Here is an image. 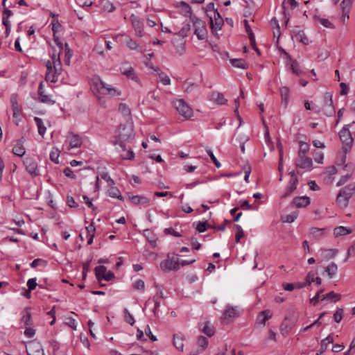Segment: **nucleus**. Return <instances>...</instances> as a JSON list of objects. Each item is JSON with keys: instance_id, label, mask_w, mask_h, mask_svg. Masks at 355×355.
<instances>
[{"instance_id": "nucleus-60", "label": "nucleus", "mask_w": 355, "mask_h": 355, "mask_svg": "<svg viewBox=\"0 0 355 355\" xmlns=\"http://www.w3.org/2000/svg\"><path fill=\"white\" fill-rule=\"evenodd\" d=\"M24 335L28 338H32L35 334V330L31 326H25Z\"/></svg>"}, {"instance_id": "nucleus-6", "label": "nucleus", "mask_w": 355, "mask_h": 355, "mask_svg": "<svg viewBox=\"0 0 355 355\" xmlns=\"http://www.w3.org/2000/svg\"><path fill=\"white\" fill-rule=\"evenodd\" d=\"M173 104L178 113L185 119H190L193 116V110L183 99H178Z\"/></svg>"}, {"instance_id": "nucleus-18", "label": "nucleus", "mask_w": 355, "mask_h": 355, "mask_svg": "<svg viewBox=\"0 0 355 355\" xmlns=\"http://www.w3.org/2000/svg\"><path fill=\"white\" fill-rule=\"evenodd\" d=\"M176 7L179 9L180 12L191 19L192 15V10L191 6L184 1H180L176 3Z\"/></svg>"}, {"instance_id": "nucleus-17", "label": "nucleus", "mask_w": 355, "mask_h": 355, "mask_svg": "<svg viewBox=\"0 0 355 355\" xmlns=\"http://www.w3.org/2000/svg\"><path fill=\"white\" fill-rule=\"evenodd\" d=\"M121 72L132 80H137V77L135 73L134 69L129 65L128 62L123 63L120 67Z\"/></svg>"}, {"instance_id": "nucleus-11", "label": "nucleus", "mask_w": 355, "mask_h": 355, "mask_svg": "<svg viewBox=\"0 0 355 355\" xmlns=\"http://www.w3.org/2000/svg\"><path fill=\"white\" fill-rule=\"evenodd\" d=\"M211 29L220 30L223 25V19L217 10L214 11L213 15H209Z\"/></svg>"}, {"instance_id": "nucleus-24", "label": "nucleus", "mask_w": 355, "mask_h": 355, "mask_svg": "<svg viewBox=\"0 0 355 355\" xmlns=\"http://www.w3.org/2000/svg\"><path fill=\"white\" fill-rule=\"evenodd\" d=\"M24 138L21 137L17 141V144L12 148V152L15 155L22 157L25 153V148L23 146Z\"/></svg>"}, {"instance_id": "nucleus-5", "label": "nucleus", "mask_w": 355, "mask_h": 355, "mask_svg": "<svg viewBox=\"0 0 355 355\" xmlns=\"http://www.w3.org/2000/svg\"><path fill=\"white\" fill-rule=\"evenodd\" d=\"M349 125H345L339 132L340 139L343 144V150L344 153H347L352 148L353 138L349 130Z\"/></svg>"}, {"instance_id": "nucleus-19", "label": "nucleus", "mask_w": 355, "mask_h": 355, "mask_svg": "<svg viewBox=\"0 0 355 355\" xmlns=\"http://www.w3.org/2000/svg\"><path fill=\"white\" fill-rule=\"evenodd\" d=\"M38 95H39V101L42 103L46 104H54L55 101L52 100L51 96L44 94L43 89V83H40L38 87Z\"/></svg>"}, {"instance_id": "nucleus-42", "label": "nucleus", "mask_w": 355, "mask_h": 355, "mask_svg": "<svg viewBox=\"0 0 355 355\" xmlns=\"http://www.w3.org/2000/svg\"><path fill=\"white\" fill-rule=\"evenodd\" d=\"M123 153L121 154V157L123 159H132L134 158V153L131 150L130 148H127V145L125 144V150H122Z\"/></svg>"}, {"instance_id": "nucleus-30", "label": "nucleus", "mask_w": 355, "mask_h": 355, "mask_svg": "<svg viewBox=\"0 0 355 355\" xmlns=\"http://www.w3.org/2000/svg\"><path fill=\"white\" fill-rule=\"evenodd\" d=\"M211 99L218 105H224L227 103V100L225 98L224 95L219 92H212Z\"/></svg>"}, {"instance_id": "nucleus-2", "label": "nucleus", "mask_w": 355, "mask_h": 355, "mask_svg": "<svg viewBox=\"0 0 355 355\" xmlns=\"http://www.w3.org/2000/svg\"><path fill=\"white\" fill-rule=\"evenodd\" d=\"M91 87L94 93L96 95L99 103L105 106L104 98L100 95H108L110 97L119 96L121 92L111 85L103 82L99 77H94L91 81Z\"/></svg>"}, {"instance_id": "nucleus-50", "label": "nucleus", "mask_w": 355, "mask_h": 355, "mask_svg": "<svg viewBox=\"0 0 355 355\" xmlns=\"http://www.w3.org/2000/svg\"><path fill=\"white\" fill-rule=\"evenodd\" d=\"M191 30V26L189 24H186L183 26V27L181 28V30L178 33V35L184 37L187 35L188 33Z\"/></svg>"}, {"instance_id": "nucleus-8", "label": "nucleus", "mask_w": 355, "mask_h": 355, "mask_svg": "<svg viewBox=\"0 0 355 355\" xmlns=\"http://www.w3.org/2000/svg\"><path fill=\"white\" fill-rule=\"evenodd\" d=\"M24 164L26 166L27 172L32 176L36 177L40 175L36 161L32 157H26Z\"/></svg>"}, {"instance_id": "nucleus-33", "label": "nucleus", "mask_w": 355, "mask_h": 355, "mask_svg": "<svg viewBox=\"0 0 355 355\" xmlns=\"http://www.w3.org/2000/svg\"><path fill=\"white\" fill-rule=\"evenodd\" d=\"M334 342L333 336L330 334L326 338L323 339L320 343V354H323L327 349L328 345Z\"/></svg>"}, {"instance_id": "nucleus-9", "label": "nucleus", "mask_w": 355, "mask_h": 355, "mask_svg": "<svg viewBox=\"0 0 355 355\" xmlns=\"http://www.w3.org/2000/svg\"><path fill=\"white\" fill-rule=\"evenodd\" d=\"M28 355H45L41 344L36 340H32L26 345Z\"/></svg>"}, {"instance_id": "nucleus-55", "label": "nucleus", "mask_w": 355, "mask_h": 355, "mask_svg": "<svg viewBox=\"0 0 355 355\" xmlns=\"http://www.w3.org/2000/svg\"><path fill=\"white\" fill-rule=\"evenodd\" d=\"M61 28V24H60L58 19H54L52 21V31L53 33V36L55 35V33L60 31Z\"/></svg>"}, {"instance_id": "nucleus-46", "label": "nucleus", "mask_w": 355, "mask_h": 355, "mask_svg": "<svg viewBox=\"0 0 355 355\" xmlns=\"http://www.w3.org/2000/svg\"><path fill=\"white\" fill-rule=\"evenodd\" d=\"M65 47V56H64V63L67 65H69L70 59L73 55V51L69 49L68 44H64Z\"/></svg>"}, {"instance_id": "nucleus-21", "label": "nucleus", "mask_w": 355, "mask_h": 355, "mask_svg": "<svg viewBox=\"0 0 355 355\" xmlns=\"http://www.w3.org/2000/svg\"><path fill=\"white\" fill-rule=\"evenodd\" d=\"M272 316V313L270 310L266 309L261 311L257 318V323L260 324L263 326L265 325L266 322L271 318Z\"/></svg>"}, {"instance_id": "nucleus-26", "label": "nucleus", "mask_w": 355, "mask_h": 355, "mask_svg": "<svg viewBox=\"0 0 355 355\" xmlns=\"http://www.w3.org/2000/svg\"><path fill=\"white\" fill-rule=\"evenodd\" d=\"M184 338L181 334H176L173 336V345L175 348L180 351H183L184 348Z\"/></svg>"}, {"instance_id": "nucleus-1", "label": "nucleus", "mask_w": 355, "mask_h": 355, "mask_svg": "<svg viewBox=\"0 0 355 355\" xmlns=\"http://www.w3.org/2000/svg\"><path fill=\"white\" fill-rule=\"evenodd\" d=\"M54 42L58 45L59 51L57 52L54 49L51 57V60L46 62V80L51 83L58 81V76L61 74L62 71L60 55L63 49V44L56 35H54Z\"/></svg>"}, {"instance_id": "nucleus-34", "label": "nucleus", "mask_w": 355, "mask_h": 355, "mask_svg": "<svg viewBox=\"0 0 355 355\" xmlns=\"http://www.w3.org/2000/svg\"><path fill=\"white\" fill-rule=\"evenodd\" d=\"M291 329V325L289 320L286 318L280 325V331L282 335L286 336Z\"/></svg>"}, {"instance_id": "nucleus-29", "label": "nucleus", "mask_w": 355, "mask_h": 355, "mask_svg": "<svg viewBox=\"0 0 355 355\" xmlns=\"http://www.w3.org/2000/svg\"><path fill=\"white\" fill-rule=\"evenodd\" d=\"M153 69L156 72H157L158 77L159 78V81L164 85H169L171 84V79L169 77L166 75L164 72L161 71L159 68H154L153 67H150Z\"/></svg>"}, {"instance_id": "nucleus-31", "label": "nucleus", "mask_w": 355, "mask_h": 355, "mask_svg": "<svg viewBox=\"0 0 355 355\" xmlns=\"http://www.w3.org/2000/svg\"><path fill=\"white\" fill-rule=\"evenodd\" d=\"M325 272L327 273L329 277L332 279L338 272V266L334 262H331L326 268Z\"/></svg>"}, {"instance_id": "nucleus-53", "label": "nucleus", "mask_w": 355, "mask_h": 355, "mask_svg": "<svg viewBox=\"0 0 355 355\" xmlns=\"http://www.w3.org/2000/svg\"><path fill=\"white\" fill-rule=\"evenodd\" d=\"M123 313L125 315L126 322L129 323L131 325H133L135 322L133 316L129 313L127 309H124Z\"/></svg>"}, {"instance_id": "nucleus-62", "label": "nucleus", "mask_w": 355, "mask_h": 355, "mask_svg": "<svg viewBox=\"0 0 355 355\" xmlns=\"http://www.w3.org/2000/svg\"><path fill=\"white\" fill-rule=\"evenodd\" d=\"M37 286V284L36 282V278H31L28 280L27 286H28V291H31L34 290Z\"/></svg>"}, {"instance_id": "nucleus-40", "label": "nucleus", "mask_w": 355, "mask_h": 355, "mask_svg": "<svg viewBox=\"0 0 355 355\" xmlns=\"http://www.w3.org/2000/svg\"><path fill=\"white\" fill-rule=\"evenodd\" d=\"M34 120L38 128V132L41 136H44L46 132V127L44 126L42 120L39 117H35Z\"/></svg>"}, {"instance_id": "nucleus-48", "label": "nucleus", "mask_w": 355, "mask_h": 355, "mask_svg": "<svg viewBox=\"0 0 355 355\" xmlns=\"http://www.w3.org/2000/svg\"><path fill=\"white\" fill-rule=\"evenodd\" d=\"M297 217V214L296 212H293L291 214L286 215L282 218V220L284 223H293Z\"/></svg>"}, {"instance_id": "nucleus-36", "label": "nucleus", "mask_w": 355, "mask_h": 355, "mask_svg": "<svg viewBox=\"0 0 355 355\" xmlns=\"http://www.w3.org/2000/svg\"><path fill=\"white\" fill-rule=\"evenodd\" d=\"M125 44L127 47L130 50H136L142 52L141 46L136 41L133 40L132 38L128 37L125 42Z\"/></svg>"}, {"instance_id": "nucleus-32", "label": "nucleus", "mask_w": 355, "mask_h": 355, "mask_svg": "<svg viewBox=\"0 0 355 355\" xmlns=\"http://www.w3.org/2000/svg\"><path fill=\"white\" fill-rule=\"evenodd\" d=\"M349 200V199H348L346 196H344L340 192L338 193L336 198V202L340 207L346 208L348 206Z\"/></svg>"}, {"instance_id": "nucleus-14", "label": "nucleus", "mask_w": 355, "mask_h": 355, "mask_svg": "<svg viewBox=\"0 0 355 355\" xmlns=\"http://www.w3.org/2000/svg\"><path fill=\"white\" fill-rule=\"evenodd\" d=\"M291 179L288 182V185L286 189V192L283 195L284 198H286L293 191H294L297 188V178L294 171L290 172Z\"/></svg>"}, {"instance_id": "nucleus-3", "label": "nucleus", "mask_w": 355, "mask_h": 355, "mask_svg": "<svg viewBox=\"0 0 355 355\" xmlns=\"http://www.w3.org/2000/svg\"><path fill=\"white\" fill-rule=\"evenodd\" d=\"M135 139L133 126L131 123L120 125L116 132L114 146L119 145L121 150H125V144L131 143Z\"/></svg>"}, {"instance_id": "nucleus-15", "label": "nucleus", "mask_w": 355, "mask_h": 355, "mask_svg": "<svg viewBox=\"0 0 355 355\" xmlns=\"http://www.w3.org/2000/svg\"><path fill=\"white\" fill-rule=\"evenodd\" d=\"M312 164V159L306 155H298L297 159L295 160L296 166L301 168H310Z\"/></svg>"}, {"instance_id": "nucleus-61", "label": "nucleus", "mask_w": 355, "mask_h": 355, "mask_svg": "<svg viewBox=\"0 0 355 355\" xmlns=\"http://www.w3.org/2000/svg\"><path fill=\"white\" fill-rule=\"evenodd\" d=\"M207 154L209 155V156L210 157L211 159L213 161V162L214 163L215 166L217 167V168H220L221 164L218 161V159H216V157H215V155H214L213 152L210 150V149H207Z\"/></svg>"}, {"instance_id": "nucleus-4", "label": "nucleus", "mask_w": 355, "mask_h": 355, "mask_svg": "<svg viewBox=\"0 0 355 355\" xmlns=\"http://www.w3.org/2000/svg\"><path fill=\"white\" fill-rule=\"evenodd\" d=\"M191 21L194 27V34L198 39L200 40H205L207 34L205 22L196 16H191Z\"/></svg>"}, {"instance_id": "nucleus-41", "label": "nucleus", "mask_w": 355, "mask_h": 355, "mask_svg": "<svg viewBox=\"0 0 355 355\" xmlns=\"http://www.w3.org/2000/svg\"><path fill=\"white\" fill-rule=\"evenodd\" d=\"M183 87L184 89V92L187 93L192 92L194 89L198 88L199 85L194 83H191L188 80H187L184 84Z\"/></svg>"}, {"instance_id": "nucleus-16", "label": "nucleus", "mask_w": 355, "mask_h": 355, "mask_svg": "<svg viewBox=\"0 0 355 355\" xmlns=\"http://www.w3.org/2000/svg\"><path fill=\"white\" fill-rule=\"evenodd\" d=\"M239 315L237 309L236 307H232L230 305L226 306L220 319L229 322L230 319L236 318Z\"/></svg>"}, {"instance_id": "nucleus-56", "label": "nucleus", "mask_w": 355, "mask_h": 355, "mask_svg": "<svg viewBox=\"0 0 355 355\" xmlns=\"http://www.w3.org/2000/svg\"><path fill=\"white\" fill-rule=\"evenodd\" d=\"M291 69L292 71L297 74L300 75L301 73V70L300 69V65L296 60H293L291 64Z\"/></svg>"}, {"instance_id": "nucleus-58", "label": "nucleus", "mask_w": 355, "mask_h": 355, "mask_svg": "<svg viewBox=\"0 0 355 355\" xmlns=\"http://www.w3.org/2000/svg\"><path fill=\"white\" fill-rule=\"evenodd\" d=\"M313 157L317 163L322 164L324 159V154L320 151H315L313 153Z\"/></svg>"}, {"instance_id": "nucleus-43", "label": "nucleus", "mask_w": 355, "mask_h": 355, "mask_svg": "<svg viewBox=\"0 0 355 355\" xmlns=\"http://www.w3.org/2000/svg\"><path fill=\"white\" fill-rule=\"evenodd\" d=\"M106 272V267L104 266H99L95 268V274L97 279L100 281L103 279V276Z\"/></svg>"}, {"instance_id": "nucleus-12", "label": "nucleus", "mask_w": 355, "mask_h": 355, "mask_svg": "<svg viewBox=\"0 0 355 355\" xmlns=\"http://www.w3.org/2000/svg\"><path fill=\"white\" fill-rule=\"evenodd\" d=\"M130 19L131 21L132 27L135 29V35L137 37H141L144 36V28H143V23L139 19L138 17L135 15L134 14H132Z\"/></svg>"}, {"instance_id": "nucleus-57", "label": "nucleus", "mask_w": 355, "mask_h": 355, "mask_svg": "<svg viewBox=\"0 0 355 355\" xmlns=\"http://www.w3.org/2000/svg\"><path fill=\"white\" fill-rule=\"evenodd\" d=\"M12 15V12L7 8H5L3 12L2 22L10 23L8 18Z\"/></svg>"}, {"instance_id": "nucleus-28", "label": "nucleus", "mask_w": 355, "mask_h": 355, "mask_svg": "<svg viewBox=\"0 0 355 355\" xmlns=\"http://www.w3.org/2000/svg\"><path fill=\"white\" fill-rule=\"evenodd\" d=\"M21 322L24 324V326H32L33 322L31 321V309L26 307L24 310V315L21 318Z\"/></svg>"}, {"instance_id": "nucleus-39", "label": "nucleus", "mask_w": 355, "mask_h": 355, "mask_svg": "<svg viewBox=\"0 0 355 355\" xmlns=\"http://www.w3.org/2000/svg\"><path fill=\"white\" fill-rule=\"evenodd\" d=\"M231 64L237 68L241 69H247L248 68V64L245 62V61L243 59H231L230 60Z\"/></svg>"}, {"instance_id": "nucleus-64", "label": "nucleus", "mask_w": 355, "mask_h": 355, "mask_svg": "<svg viewBox=\"0 0 355 355\" xmlns=\"http://www.w3.org/2000/svg\"><path fill=\"white\" fill-rule=\"evenodd\" d=\"M101 177L107 182L109 186H113L114 184V181L110 178L107 173H102Z\"/></svg>"}, {"instance_id": "nucleus-10", "label": "nucleus", "mask_w": 355, "mask_h": 355, "mask_svg": "<svg viewBox=\"0 0 355 355\" xmlns=\"http://www.w3.org/2000/svg\"><path fill=\"white\" fill-rule=\"evenodd\" d=\"M10 103L12 110V116L16 119V124H18L19 117L21 114V109L18 104V96L16 94H13L10 97Z\"/></svg>"}, {"instance_id": "nucleus-23", "label": "nucleus", "mask_w": 355, "mask_h": 355, "mask_svg": "<svg viewBox=\"0 0 355 355\" xmlns=\"http://www.w3.org/2000/svg\"><path fill=\"white\" fill-rule=\"evenodd\" d=\"M293 204L297 208L305 207L310 204V199L306 196L296 197L293 200Z\"/></svg>"}, {"instance_id": "nucleus-54", "label": "nucleus", "mask_w": 355, "mask_h": 355, "mask_svg": "<svg viewBox=\"0 0 355 355\" xmlns=\"http://www.w3.org/2000/svg\"><path fill=\"white\" fill-rule=\"evenodd\" d=\"M119 110L125 116L130 114V110L125 103H120L119 105Z\"/></svg>"}, {"instance_id": "nucleus-49", "label": "nucleus", "mask_w": 355, "mask_h": 355, "mask_svg": "<svg viewBox=\"0 0 355 355\" xmlns=\"http://www.w3.org/2000/svg\"><path fill=\"white\" fill-rule=\"evenodd\" d=\"M315 19L326 28H334V26L331 24V22L327 19H324V18H321L320 17H315Z\"/></svg>"}, {"instance_id": "nucleus-52", "label": "nucleus", "mask_w": 355, "mask_h": 355, "mask_svg": "<svg viewBox=\"0 0 355 355\" xmlns=\"http://www.w3.org/2000/svg\"><path fill=\"white\" fill-rule=\"evenodd\" d=\"M343 309H338L335 313L334 314V320L336 322H340L341 320L343 319Z\"/></svg>"}, {"instance_id": "nucleus-25", "label": "nucleus", "mask_w": 355, "mask_h": 355, "mask_svg": "<svg viewBox=\"0 0 355 355\" xmlns=\"http://www.w3.org/2000/svg\"><path fill=\"white\" fill-rule=\"evenodd\" d=\"M339 192L344 196H346L348 199H350L355 193V182L351 183L345 187Z\"/></svg>"}, {"instance_id": "nucleus-35", "label": "nucleus", "mask_w": 355, "mask_h": 355, "mask_svg": "<svg viewBox=\"0 0 355 355\" xmlns=\"http://www.w3.org/2000/svg\"><path fill=\"white\" fill-rule=\"evenodd\" d=\"M352 233V230L348 229L345 227L340 226L334 229V234L336 237L339 236H344Z\"/></svg>"}, {"instance_id": "nucleus-51", "label": "nucleus", "mask_w": 355, "mask_h": 355, "mask_svg": "<svg viewBox=\"0 0 355 355\" xmlns=\"http://www.w3.org/2000/svg\"><path fill=\"white\" fill-rule=\"evenodd\" d=\"M234 228L236 230V242L239 243L240 239L244 236V232L242 227L239 225H236Z\"/></svg>"}, {"instance_id": "nucleus-45", "label": "nucleus", "mask_w": 355, "mask_h": 355, "mask_svg": "<svg viewBox=\"0 0 355 355\" xmlns=\"http://www.w3.org/2000/svg\"><path fill=\"white\" fill-rule=\"evenodd\" d=\"M309 150V145L304 141L300 142L298 155H306Z\"/></svg>"}, {"instance_id": "nucleus-20", "label": "nucleus", "mask_w": 355, "mask_h": 355, "mask_svg": "<svg viewBox=\"0 0 355 355\" xmlns=\"http://www.w3.org/2000/svg\"><path fill=\"white\" fill-rule=\"evenodd\" d=\"M332 96L329 93H326L324 95V107L326 109V114L328 116L332 115L335 112L334 107L333 106Z\"/></svg>"}, {"instance_id": "nucleus-37", "label": "nucleus", "mask_w": 355, "mask_h": 355, "mask_svg": "<svg viewBox=\"0 0 355 355\" xmlns=\"http://www.w3.org/2000/svg\"><path fill=\"white\" fill-rule=\"evenodd\" d=\"M86 232H87V236L88 238L87 244L91 245L93 242V239L94 237V232H95L94 226L92 224H91L89 226L86 227Z\"/></svg>"}, {"instance_id": "nucleus-63", "label": "nucleus", "mask_w": 355, "mask_h": 355, "mask_svg": "<svg viewBox=\"0 0 355 355\" xmlns=\"http://www.w3.org/2000/svg\"><path fill=\"white\" fill-rule=\"evenodd\" d=\"M326 297H327V299L333 300L334 302H337L340 300V295L335 293L333 291L327 293Z\"/></svg>"}, {"instance_id": "nucleus-22", "label": "nucleus", "mask_w": 355, "mask_h": 355, "mask_svg": "<svg viewBox=\"0 0 355 355\" xmlns=\"http://www.w3.org/2000/svg\"><path fill=\"white\" fill-rule=\"evenodd\" d=\"M69 146L71 148H79L81 146L83 141L78 135L73 132L69 133Z\"/></svg>"}, {"instance_id": "nucleus-44", "label": "nucleus", "mask_w": 355, "mask_h": 355, "mask_svg": "<svg viewBox=\"0 0 355 355\" xmlns=\"http://www.w3.org/2000/svg\"><path fill=\"white\" fill-rule=\"evenodd\" d=\"M202 331L205 334L211 337L214 334V329L209 322H207L202 329Z\"/></svg>"}, {"instance_id": "nucleus-38", "label": "nucleus", "mask_w": 355, "mask_h": 355, "mask_svg": "<svg viewBox=\"0 0 355 355\" xmlns=\"http://www.w3.org/2000/svg\"><path fill=\"white\" fill-rule=\"evenodd\" d=\"M108 196L114 198H118L119 200H122L123 197L121 195L120 191L115 187L110 186V188L107 191Z\"/></svg>"}, {"instance_id": "nucleus-7", "label": "nucleus", "mask_w": 355, "mask_h": 355, "mask_svg": "<svg viewBox=\"0 0 355 355\" xmlns=\"http://www.w3.org/2000/svg\"><path fill=\"white\" fill-rule=\"evenodd\" d=\"M160 268L165 272L171 270H178L180 269V261L178 259L169 258L163 260L160 263Z\"/></svg>"}, {"instance_id": "nucleus-47", "label": "nucleus", "mask_w": 355, "mask_h": 355, "mask_svg": "<svg viewBox=\"0 0 355 355\" xmlns=\"http://www.w3.org/2000/svg\"><path fill=\"white\" fill-rule=\"evenodd\" d=\"M352 0H343L340 3V7L342 11H345L346 12H349L351 7H352Z\"/></svg>"}, {"instance_id": "nucleus-13", "label": "nucleus", "mask_w": 355, "mask_h": 355, "mask_svg": "<svg viewBox=\"0 0 355 355\" xmlns=\"http://www.w3.org/2000/svg\"><path fill=\"white\" fill-rule=\"evenodd\" d=\"M128 198L133 205H141L144 207L150 205V200L146 196H134L131 193H128Z\"/></svg>"}, {"instance_id": "nucleus-59", "label": "nucleus", "mask_w": 355, "mask_h": 355, "mask_svg": "<svg viewBox=\"0 0 355 355\" xmlns=\"http://www.w3.org/2000/svg\"><path fill=\"white\" fill-rule=\"evenodd\" d=\"M198 345L201 347L202 349H205L208 345V340L207 338L204 336H199L198 338Z\"/></svg>"}, {"instance_id": "nucleus-27", "label": "nucleus", "mask_w": 355, "mask_h": 355, "mask_svg": "<svg viewBox=\"0 0 355 355\" xmlns=\"http://www.w3.org/2000/svg\"><path fill=\"white\" fill-rule=\"evenodd\" d=\"M280 94L282 98V103L286 107L288 104L289 89L288 87L284 86L280 88Z\"/></svg>"}]
</instances>
